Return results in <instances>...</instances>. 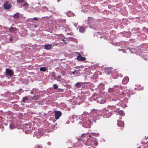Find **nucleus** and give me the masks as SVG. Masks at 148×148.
<instances>
[{"instance_id":"obj_48","label":"nucleus","mask_w":148,"mask_h":148,"mask_svg":"<svg viewBox=\"0 0 148 148\" xmlns=\"http://www.w3.org/2000/svg\"><path fill=\"white\" fill-rule=\"evenodd\" d=\"M86 7V5H84V6L82 7V8H85V7Z\"/></svg>"},{"instance_id":"obj_50","label":"nucleus","mask_w":148,"mask_h":148,"mask_svg":"<svg viewBox=\"0 0 148 148\" xmlns=\"http://www.w3.org/2000/svg\"><path fill=\"white\" fill-rule=\"evenodd\" d=\"M89 27H90V28H93V29H95L94 28L91 27V26H89Z\"/></svg>"},{"instance_id":"obj_3","label":"nucleus","mask_w":148,"mask_h":148,"mask_svg":"<svg viewBox=\"0 0 148 148\" xmlns=\"http://www.w3.org/2000/svg\"><path fill=\"white\" fill-rule=\"evenodd\" d=\"M133 49L134 51L135 50V52L134 51H132L131 53H135V52H136V53L137 54V55H139L140 56H141V54L142 53V51L143 50L142 49H136L135 50V48H133ZM142 57H143V58L145 60H147V58H148L147 56L145 54H143L142 56H141Z\"/></svg>"},{"instance_id":"obj_17","label":"nucleus","mask_w":148,"mask_h":148,"mask_svg":"<svg viewBox=\"0 0 148 148\" xmlns=\"http://www.w3.org/2000/svg\"><path fill=\"white\" fill-rule=\"evenodd\" d=\"M52 45L51 44H48L45 45V49L46 50H49L52 47Z\"/></svg>"},{"instance_id":"obj_24","label":"nucleus","mask_w":148,"mask_h":148,"mask_svg":"<svg viewBox=\"0 0 148 148\" xmlns=\"http://www.w3.org/2000/svg\"><path fill=\"white\" fill-rule=\"evenodd\" d=\"M119 115L121 116H123L124 115V112L123 111L120 110L118 112Z\"/></svg>"},{"instance_id":"obj_1","label":"nucleus","mask_w":148,"mask_h":148,"mask_svg":"<svg viewBox=\"0 0 148 148\" xmlns=\"http://www.w3.org/2000/svg\"><path fill=\"white\" fill-rule=\"evenodd\" d=\"M91 121L88 120L87 121L82 120L81 119L79 121V123L82 125V126L86 128H89L90 127V124L91 123Z\"/></svg>"},{"instance_id":"obj_38","label":"nucleus","mask_w":148,"mask_h":148,"mask_svg":"<svg viewBox=\"0 0 148 148\" xmlns=\"http://www.w3.org/2000/svg\"><path fill=\"white\" fill-rule=\"evenodd\" d=\"M123 101L124 102H128V101H127V99L126 98H125L123 100Z\"/></svg>"},{"instance_id":"obj_7","label":"nucleus","mask_w":148,"mask_h":148,"mask_svg":"<svg viewBox=\"0 0 148 148\" xmlns=\"http://www.w3.org/2000/svg\"><path fill=\"white\" fill-rule=\"evenodd\" d=\"M62 113L61 112L58 111H56L55 112V118L56 119H58L61 116Z\"/></svg>"},{"instance_id":"obj_39","label":"nucleus","mask_w":148,"mask_h":148,"mask_svg":"<svg viewBox=\"0 0 148 148\" xmlns=\"http://www.w3.org/2000/svg\"><path fill=\"white\" fill-rule=\"evenodd\" d=\"M32 20H33L35 21H37L38 20V18L37 17H34L32 19Z\"/></svg>"},{"instance_id":"obj_13","label":"nucleus","mask_w":148,"mask_h":148,"mask_svg":"<svg viewBox=\"0 0 148 148\" xmlns=\"http://www.w3.org/2000/svg\"><path fill=\"white\" fill-rule=\"evenodd\" d=\"M129 79L128 77L126 76L124 77L122 81V83L124 84H126L128 82Z\"/></svg>"},{"instance_id":"obj_5","label":"nucleus","mask_w":148,"mask_h":148,"mask_svg":"<svg viewBox=\"0 0 148 148\" xmlns=\"http://www.w3.org/2000/svg\"><path fill=\"white\" fill-rule=\"evenodd\" d=\"M90 140H91V141L92 147H93V145H95L96 146L98 145V143L97 140V138L92 137L90 138Z\"/></svg>"},{"instance_id":"obj_15","label":"nucleus","mask_w":148,"mask_h":148,"mask_svg":"<svg viewBox=\"0 0 148 148\" xmlns=\"http://www.w3.org/2000/svg\"><path fill=\"white\" fill-rule=\"evenodd\" d=\"M95 21L94 19L91 17H89L88 18V24L89 25L91 23L94 22Z\"/></svg>"},{"instance_id":"obj_41","label":"nucleus","mask_w":148,"mask_h":148,"mask_svg":"<svg viewBox=\"0 0 148 148\" xmlns=\"http://www.w3.org/2000/svg\"><path fill=\"white\" fill-rule=\"evenodd\" d=\"M3 127V125L2 124V123L0 122V128H2Z\"/></svg>"},{"instance_id":"obj_57","label":"nucleus","mask_w":148,"mask_h":148,"mask_svg":"<svg viewBox=\"0 0 148 148\" xmlns=\"http://www.w3.org/2000/svg\"><path fill=\"white\" fill-rule=\"evenodd\" d=\"M87 11V10H84V11H82L83 12H84L85 11Z\"/></svg>"},{"instance_id":"obj_42","label":"nucleus","mask_w":148,"mask_h":148,"mask_svg":"<svg viewBox=\"0 0 148 148\" xmlns=\"http://www.w3.org/2000/svg\"><path fill=\"white\" fill-rule=\"evenodd\" d=\"M85 135H86V134H82V135H81V136H82V137H85L84 136H85Z\"/></svg>"},{"instance_id":"obj_33","label":"nucleus","mask_w":148,"mask_h":148,"mask_svg":"<svg viewBox=\"0 0 148 148\" xmlns=\"http://www.w3.org/2000/svg\"><path fill=\"white\" fill-rule=\"evenodd\" d=\"M17 2L20 3L24 1V0H17Z\"/></svg>"},{"instance_id":"obj_52","label":"nucleus","mask_w":148,"mask_h":148,"mask_svg":"<svg viewBox=\"0 0 148 148\" xmlns=\"http://www.w3.org/2000/svg\"><path fill=\"white\" fill-rule=\"evenodd\" d=\"M60 0H57V1L59 2Z\"/></svg>"},{"instance_id":"obj_55","label":"nucleus","mask_w":148,"mask_h":148,"mask_svg":"<svg viewBox=\"0 0 148 148\" xmlns=\"http://www.w3.org/2000/svg\"><path fill=\"white\" fill-rule=\"evenodd\" d=\"M33 93V92L32 91L31 92V94H32Z\"/></svg>"},{"instance_id":"obj_27","label":"nucleus","mask_w":148,"mask_h":148,"mask_svg":"<svg viewBox=\"0 0 148 148\" xmlns=\"http://www.w3.org/2000/svg\"><path fill=\"white\" fill-rule=\"evenodd\" d=\"M79 71L78 70H75L74 71L72 72V73L74 75H77L78 74Z\"/></svg>"},{"instance_id":"obj_14","label":"nucleus","mask_w":148,"mask_h":148,"mask_svg":"<svg viewBox=\"0 0 148 148\" xmlns=\"http://www.w3.org/2000/svg\"><path fill=\"white\" fill-rule=\"evenodd\" d=\"M9 30L10 32L12 33H16V31H17L18 30L16 28L11 27L10 28Z\"/></svg>"},{"instance_id":"obj_56","label":"nucleus","mask_w":148,"mask_h":148,"mask_svg":"<svg viewBox=\"0 0 148 148\" xmlns=\"http://www.w3.org/2000/svg\"><path fill=\"white\" fill-rule=\"evenodd\" d=\"M22 90V89H21L20 90L21 92V90Z\"/></svg>"},{"instance_id":"obj_29","label":"nucleus","mask_w":148,"mask_h":148,"mask_svg":"<svg viewBox=\"0 0 148 148\" xmlns=\"http://www.w3.org/2000/svg\"><path fill=\"white\" fill-rule=\"evenodd\" d=\"M72 117L73 119H74V117H76V119H80V116H76L75 115H73L72 116Z\"/></svg>"},{"instance_id":"obj_47","label":"nucleus","mask_w":148,"mask_h":148,"mask_svg":"<svg viewBox=\"0 0 148 148\" xmlns=\"http://www.w3.org/2000/svg\"><path fill=\"white\" fill-rule=\"evenodd\" d=\"M10 129H13V127H12L10 125Z\"/></svg>"},{"instance_id":"obj_54","label":"nucleus","mask_w":148,"mask_h":148,"mask_svg":"<svg viewBox=\"0 0 148 148\" xmlns=\"http://www.w3.org/2000/svg\"><path fill=\"white\" fill-rule=\"evenodd\" d=\"M62 40L63 41H65L64 40V39H62Z\"/></svg>"},{"instance_id":"obj_61","label":"nucleus","mask_w":148,"mask_h":148,"mask_svg":"<svg viewBox=\"0 0 148 148\" xmlns=\"http://www.w3.org/2000/svg\"><path fill=\"white\" fill-rule=\"evenodd\" d=\"M64 21H65V20H64Z\"/></svg>"},{"instance_id":"obj_40","label":"nucleus","mask_w":148,"mask_h":148,"mask_svg":"<svg viewBox=\"0 0 148 148\" xmlns=\"http://www.w3.org/2000/svg\"><path fill=\"white\" fill-rule=\"evenodd\" d=\"M13 37H11L10 38H9V40H10V41H11V42H12V41H13Z\"/></svg>"},{"instance_id":"obj_2","label":"nucleus","mask_w":148,"mask_h":148,"mask_svg":"<svg viewBox=\"0 0 148 148\" xmlns=\"http://www.w3.org/2000/svg\"><path fill=\"white\" fill-rule=\"evenodd\" d=\"M102 112L103 115V117L108 118L112 114V111H109V109H104L102 110Z\"/></svg>"},{"instance_id":"obj_23","label":"nucleus","mask_w":148,"mask_h":148,"mask_svg":"<svg viewBox=\"0 0 148 148\" xmlns=\"http://www.w3.org/2000/svg\"><path fill=\"white\" fill-rule=\"evenodd\" d=\"M47 70V68L45 67H41L40 68V70L41 71H45Z\"/></svg>"},{"instance_id":"obj_62","label":"nucleus","mask_w":148,"mask_h":148,"mask_svg":"<svg viewBox=\"0 0 148 148\" xmlns=\"http://www.w3.org/2000/svg\"><path fill=\"white\" fill-rule=\"evenodd\" d=\"M147 138H148V136L147 137Z\"/></svg>"},{"instance_id":"obj_21","label":"nucleus","mask_w":148,"mask_h":148,"mask_svg":"<svg viewBox=\"0 0 148 148\" xmlns=\"http://www.w3.org/2000/svg\"><path fill=\"white\" fill-rule=\"evenodd\" d=\"M67 15L68 16H73L74 15V14L71 11L67 13Z\"/></svg>"},{"instance_id":"obj_37","label":"nucleus","mask_w":148,"mask_h":148,"mask_svg":"<svg viewBox=\"0 0 148 148\" xmlns=\"http://www.w3.org/2000/svg\"><path fill=\"white\" fill-rule=\"evenodd\" d=\"M51 75L52 77H55V73H54L53 72L52 73H51Z\"/></svg>"},{"instance_id":"obj_36","label":"nucleus","mask_w":148,"mask_h":148,"mask_svg":"<svg viewBox=\"0 0 148 148\" xmlns=\"http://www.w3.org/2000/svg\"><path fill=\"white\" fill-rule=\"evenodd\" d=\"M34 99L35 100H37L38 98V95H37L36 96H34Z\"/></svg>"},{"instance_id":"obj_58","label":"nucleus","mask_w":148,"mask_h":148,"mask_svg":"<svg viewBox=\"0 0 148 148\" xmlns=\"http://www.w3.org/2000/svg\"><path fill=\"white\" fill-rule=\"evenodd\" d=\"M134 89H135V90H136L137 89V88H135Z\"/></svg>"},{"instance_id":"obj_22","label":"nucleus","mask_w":148,"mask_h":148,"mask_svg":"<svg viewBox=\"0 0 148 148\" xmlns=\"http://www.w3.org/2000/svg\"><path fill=\"white\" fill-rule=\"evenodd\" d=\"M55 79L58 81H60L62 79L60 75L58 76L57 77H55Z\"/></svg>"},{"instance_id":"obj_49","label":"nucleus","mask_w":148,"mask_h":148,"mask_svg":"<svg viewBox=\"0 0 148 148\" xmlns=\"http://www.w3.org/2000/svg\"><path fill=\"white\" fill-rule=\"evenodd\" d=\"M37 25H34V27L35 28H36L37 27Z\"/></svg>"},{"instance_id":"obj_46","label":"nucleus","mask_w":148,"mask_h":148,"mask_svg":"<svg viewBox=\"0 0 148 148\" xmlns=\"http://www.w3.org/2000/svg\"><path fill=\"white\" fill-rule=\"evenodd\" d=\"M91 134L93 135H96V134H97L96 133H94V132H92V133H91Z\"/></svg>"},{"instance_id":"obj_11","label":"nucleus","mask_w":148,"mask_h":148,"mask_svg":"<svg viewBox=\"0 0 148 148\" xmlns=\"http://www.w3.org/2000/svg\"><path fill=\"white\" fill-rule=\"evenodd\" d=\"M78 53L79 54V56L77 57V59L78 60L83 61L85 60V58L84 57H82L79 53Z\"/></svg>"},{"instance_id":"obj_12","label":"nucleus","mask_w":148,"mask_h":148,"mask_svg":"<svg viewBox=\"0 0 148 148\" xmlns=\"http://www.w3.org/2000/svg\"><path fill=\"white\" fill-rule=\"evenodd\" d=\"M85 145H86L92 146V143L91 140H90V138L89 139H88L87 140L85 143Z\"/></svg>"},{"instance_id":"obj_8","label":"nucleus","mask_w":148,"mask_h":148,"mask_svg":"<svg viewBox=\"0 0 148 148\" xmlns=\"http://www.w3.org/2000/svg\"><path fill=\"white\" fill-rule=\"evenodd\" d=\"M4 7L5 9H9L11 8L10 3L8 2H6L4 4Z\"/></svg>"},{"instance_id":"obj_6","label":"nucleus","mask_w":148,"mask_h":148,"mask_svg":"<svg viewBox=\"0 0 148 148\" xmlns=\"http://www.w3.org/2000/svg\"><path fill=\"white\" fill-rule=\"evenodd\" d=\"M42 135V133L41 132L38 131L35 132L33 135V136L36 137L37 138H39L41 137Z\"/></svg>"},{"instance_id":"obj_45","label":"nucleus","mask_w":148,"mask_h":148,"mask_svg":"<svg viewBox=\"0 0 148 148\" xmlns=\"http://www.w3.org/2000/svg\"><path fill=\"white\" fill-rule=\"evenodd\" d=\"M47 145H49V146H50L51 145V142H48L47 143Z\"/></svg>"},{"instance_id":"obj_26","label":"nucleus","mask_w":148,"mask_h":148,"mask_svg":"<svg viewBox=\"0 0 148 148\" xmlns=\"http://www.w3.org/2000/svg\"><path fill=\"white\" fill-rule=\"evenodd\" d=\"M75 86L77 88H79L81 87V84L77 82Z\"/></svg>"},{"instance_id":"obj_43","label":"nucleus","mask_w":148,"mask_h":148,"mask_svg":"<svg viewBox=\"0 0 148 148\" xmlns=\"http://www.w3.org/2000/svg\"><path fill=\"white\" fill-rule=\"evenodd\" d=\"M119 51H122L123 53H125L126 52V51H125V50L124 49H123L122 50H120V49H119Z\"/></svg>"},{"instance_id":"obj_10","label":"nucleus","mask_w":148,"mask_h":148,"mask_svg":"<svg viewBox=\"0 0 148 148\" xmlns=\"http://www.w3.org/2000/svg\"><path fill=\"white\" fill-rule=\"evenodd\" d=\"M108 109H109V111H111V110L115 111H116V108L115 106H107Z\"/></svg>"},{"instance_id":"obj_30","label":"nucleus","mask_w":148,"mask_h":148,"mask_svg":"<svg viewBox=\"0 0 148 148\" xmlns=\"http://www.w3.org/2000/svg\"><path fill=\"white\" fill-rule=\"evenodd\" d=\"M66 72L64 71H62L61 73V74L62 75V76L65 75H66Z\"/></svg>"},{"instance_id":"obj_20","label":"nucleus","mask_w":148,"mask_h":148,"mask_svg":"<svg viewBox=\"0 0 148 148\" xmlns=\"http://www.w3.org/2000/svg\"><path fill=\"white\" fill-rule=\"evenodd\" d=\"M29 97L28 96H26L24 97L22 99V101L23 103L26 102V101L28 100Z\"/></svg>"},{"instance_id":"obj_34","label":"nucleus","mask_w":148,"mask_h":148,"mask_svg":"<svg viewBox=\"0 0 148 148\" xmlns=\"http://www.w3.org/2000/svg\"><path fill=\"white\" fill-rule=\"evenodd\" d=\"M113 89L111 88H109L108 89V92H113Z\"/></svg>"},{"instance_id":"obj_18","label":"nucleus","mask_w":148,"mask_h":148,"mask_svg":"<svg viewBox=\"0 0 148 148\" xmlns=\"http://www.w3.org/2000/svg\"><path fill=\"white\" fill-rule=\"evenodd\" d=\"M85 30V29L84 27L82 26L79 28V31L81 33L84 32Z\"/></svg>"},{"instance_id":"obj_32","label":"nucleus","mask_w":148,"mask_h":148,"mask_svg":"<svg viewBox=\"0 0 148 148\" xmlns=\"http://www.w3.org/2000/svg\"><path fill=\"white\" fill-rule=\"evenodd\" d=\"M53 87L55 89H57L58 88V86L56 84H54L53 85Z\"/></svg>"},{"instance_id":"obj_53","label":"nucleus","mask_w":148,"mask_h":148,"mask_svg":"<svg viewBox=\"0 0 148 148\" xmlns=\"http://www.w3.org/2000/svg\"><path fill=\"white\" fill-rule=\"evenodd\" d=\"M38 4H39V5H40V3H38Z\"/></svg>"},{"instance_id":"obj_9","label":"nucleus","mask_w":148,"mask_h":148,"mask_svg":"<svg viewBox=\"0 0 148 148\" xmlns=\"http://www.w3.org/2000/svg\"><path fill=\"white\" fill-rule=\"evenodd\" d=\"M97 101L101 104H103L104 103L106 102V100L104 98H98L97 100Z\"/></svg>"},{"instance_id":"obj_16","label":"nucleus","mask_w":148,"mask_h":148,"mask_svg":"<svg viewBox=\"0 0 148 148\" xmlns=\"http://www.w3.org/2000/svg\"><path fill=\"white\" fill-rule=\"evenodd\" d=\"M118 123L117 125L118 126L121 127H123L124 125V123L123 122L121 121H119V120L117 121Z\"/></svg>"},{"instance_id":"obj_60","label":"nucleus","mask_w":148,"mask_h":148,"mask_svg":"<svg viewBox=\"0 0 148 148\" xmlns=\"http://www.w3.org/2000/svg\"><path fill=\"white\" fill-rule=\"evenodd\" d=\"M141 89H139V88H138V90H141Z\"/></svg>"},{"instance_id":"obj_35","label":"nucleus","mask_w":148,"mask_h":148,"mask_svg":"<svg viewBox=\"0 0 148 148\" xmlns=\"http://www.w3.org/2000/svg\"><path fill=\"white\" fill-rule=\"evenodd\" d=\"M28 4L27 3H25L23 5V7H25L26 6L28 5Z\"/></svg>"},{"instance_id":"obj_25","label":"nucleus","mask_w":148,"mask_h":148,"mask_svg":"<svg viewBox=\"0 0 148 148\" xmlns=\"http://www.w3.org/2000/svg\"><path fill=\"white\" fill-rule=\"evenodd\" d=\"M42 10L44 12H45L46 11H49V10L48 8L46 6L43 7H42Z\"/></svg>"},{"instance_id":"obj_59","label":"nucleus","mask_w":148,"mask_h":148,"mask_svg":"<svg viewBox=\"0 0 148 148\" xmlns=\"http://www.w3.org/2000/svg\"><path fill=\"white\" fill-rule=\"evenodd\" d=\"M64 43H65V44H66V43H66V42H64Z\"/></svg>"},{"instance_id":"obj_51","label":"nucleus","mask_w":148,"mask_h":148,"mask_svg":"<svg viewBox=\"0 0 148 148\" xmlns=\"http://www.w3.org/2000/svg\"><path fill=\"white\" fill-rule=\"evenodd\" d=\"M89 137H90V138H91V135H89Z\"/></svg>"},{"instance_id":"obj_44","label":"nucleus","mask_w":148,"mask_h":148,"mask_svg":"<svg viewBox=\"0 0 148 148\" xmlns=\"http://www.w3.org/2000/svg\"><path fill=\"white\" fill-rule=\"evenodd\" d=\"M31 131H29V132H27L26 130L25 131V133L26 134L29 133H30Z\"/></svg>"},{"instance_id":"obj_31","label":"nucleus","mask_w":148,"mask_h":148,"mask_svg":"<svg viewBox=\"0 0 148 148\" xmlns=\"http://www.w3.org/2000/svg\"><path fill=\"white\" fill-rule=\"evenodd\" d=\"M26 21L27 22H32V18H29L28 19H27L26 20Z\"/></svg>"},{"instance_id":"obj_19","label":"nucleus","mask_w":148,"mask_h":148,"mask_svg":"<svg viewBox=\"0 0 148 148\" xmlns=\"http://www.w3.org/2000/svg\"><path fill=\"white\" fill-rule=\"evenodd\" d=\"M111 68H106L105 69V72L106 73V74L107 75H109V74L111 73V71L110 70V69H111Z\"/></svg>"},{"instance_id":"obj_28","label":"nucleus","mask_w":148,"mask_h":148,"mask_svg":"<svg viewBox=\"0 0 148 148\" xmlns=\"http://www.w3.org/2000/svg\"><path fill=\"white\" fill-rule=\"evenodd\" d=\"M18 13H17L14 15V18L17 19L19 18V17L18 15Z\"/></svg>"},{"instance_id":"obj_4","label":"nucleus","mask_w":148,"mask_h":148,"mask_svg":"<svg viewBox=\"0 0 148 148\" xmlns=\"http://www.w3.org/2000/svg\"><path fill=\"white\" fill-rule=\"evenodd\" d=\"M5 73L7 75L11 77L13 74L14 72L13 70L7 69H6Z\"/></svg>"}]
</instances>
